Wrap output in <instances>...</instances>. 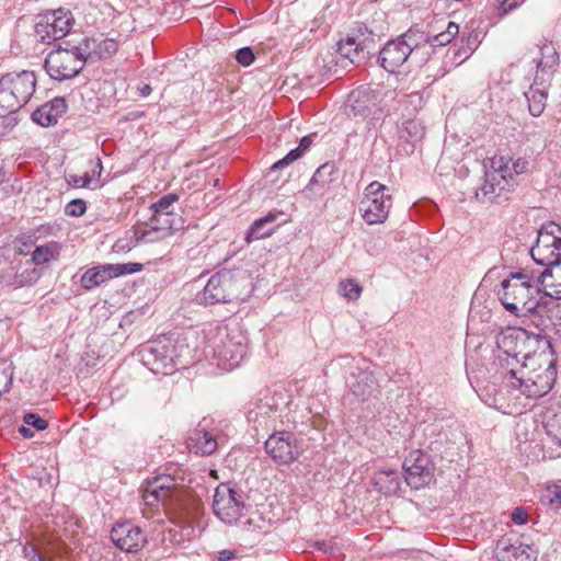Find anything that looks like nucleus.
Masks as SVG:
<instances>
[{
    "instance_id": "nucleus-57",
    "label": "nucleus",
    "mask_w": 561,
    "mask_h": 561,
    "mask_svg": "<svg viewBox=\"0 0 561 561\" xmlns=\"http://www.w3.org/2000/svg\"><path fill=\"white\" fill-rule=\"evenodd\" d=\"M1 116H4V113H0V117H1Z\"/></svg>"
},
{
    "instance_id": "nucleus-7",
    "label": "nucleus",
    "mask_w": 561,
    "mask_h": 561,
    "mask_svg": "<svg viewBox=\"0 0 561 561\" xmlns=\"http://www.w3.org/2000/svg\"><path fill=\"white\" fill-rule=\"evenodd\" d=\"M94 41L83 38L78 45L64 42L45 58V69L54 80L62 81L76 77L91 56Z\"/></svg>"
},
{
    "instance_id": "nucleus-51",
    "label": "nucleus",
    "mask_w": 561,
    "mask_h": 561,
    "mask_svg": "<svg viewBox=\"0 0 561 561\" xmlns=\"http://www.w3.org/2000/svg\"><path fill=\"white\" fill-rule=\"evenodd\" d=\"M552 443L559 447H561V438L557 437V436H553L552 437Z\"/></svg>"
},
{
    "instance_id": "nucleus-54",
    "label": "nucleus",
    "mask_w": 561,
    "mask_h": 561,
    "mask_svg": "<svg viewBox=\"0 0 561 561\" xmlns=\"http://www.w3.org/2000/svg\"><path fill=\"white\" fill-rule=\"evenodd\" d=\"M259 528H260V529L262 530V533H264V534L268 531V529H267V527H266V526H263V527H262V526H259Z\"/></svg>"
},
{
    "instance_id": "nucleus-3",
    "label": "nucleus",
    "mask_w": 561,
    "mask_h": 561,
    "mask_svg": "<svg viewBox=\"0 0 561 561\" xmlns=\"http://www.w3.org/2000/svg\"><path fill=\"white\" fill-rule=\"evenodd\" d=\"M540 279L535 273L522 270L501 282L497 297L504 309L515 317H529L539 307Z\"/></svg>"
},
{
    "instance_id": "nucleus-33",
    "label": "nucleus",
    "mask_w": 561,
    "mask_h": 561,
    "mask_svg": "<svg viewBox=\"0 0 561 561\" xmlns=\"http://www.w3.org/2000/svg\"><path fill=\"white\" fill-rule=\"evenodd\" d=\"M540 502L549 510L558 511L561 507V485L548 484L541 492Z\"/></svg>"
},
{
    "instance_id": "nucleus-9",
    "label": "nucleus",
    "mask_w": 561,
    "mask_h": 561,
    "mask_svg": "<svg viewBox=\"0 0 561 561\" xmlns=\"http://www.w3.org/2000/svg\"><path fill=\"white\" fill-rule=\"evenodd\" d=\"M516 180L511 173L510 160L505 157H494L491 169L485 172L484 181L476 191V197L482 202H493L511 192Z\"/></svg>"
},
{
    "instance_id": "nucleus-42",
    "label": "nucleus",
    "mask_w": 561,
    "mask_h": 561,
    "mask_svg": "<svg viewBox=\"0 0 561 561\" xmlns=\"http://www.w3.org/2000/svg\"><path fill=\"white\" fill-rule=\"evenodd\" d=\"M477 47V36H469L467 38V44H466V47L462 46L461 48L458 49V51L456 53V55H458V57H462V60L467 59L470 54L476 49Z\"/></svg>"
},
{
    "instance_id": "nucleus-15",
    "label": "nucleus",
    "mask_w": 561,
    "mask_h": 561,
    "mask_svg": "<svg viewBox=\"0 0 561 561\" xmlns=\"http://www.w3.org/2000/svg\"><path fill=\"white\" fill-rule=\"evenodd\" d=\"M533 260L545 268L561 262V226L549 222L539 231L535 245L530 249Z\"/></svg>"
},
{
    "instance_id": "nucleus-37",
    "label": "nucleus",
    "mask_w": 561,
    "mask_h": 561,
    "mask_svg": "<svg viewBox=\"0 0 561 561\" xmlns=\"http://www.w3.org/2000/svg\"><path fill=\"white\" fill-rule=\"evenodd\" d=\"M236 59L240 65L248 67L252 65V62L255 59V56L251 47H242L239 50H237Z\"/></svg>"
},
{
    "instance_id": "nucleus-28",
    "label": "nucleus",
    "mask_w": 561,
    "mask_h": 561,
    "mask_svg": "<svg viewBox=\"0 0 561 561\" xmlns=\"http://www.w3.org/2000/svg\"><path fill=\"white\" fill-rule=\"evenodd\" d=\"M279 214L280 213L277 211H271L266 216L254 220L247 232V242L250 243L253 240L268 237L273 232V227L271 225L276 220Z\"/></svg>"
},
{
    "instance_id": "nucleus-8",
    "label": "nucleus",
    "mask_w": 561,
    "mask_h": 561,
    "mask_svg": "<svg viewBox=\"0 0 561 561\" xmlns=\"http://www.w3.org/2000/svg\"><path fill=\"white\" fill-rule=\"evenodd\" d=\"M33 71L9 72L0 78V113L13 114L22 108L35 92Z\"/></svg>"
},
{
    "instance_id": "nucleus-47",
    "label": "nucleus",
    "mask_w": 561,
    "mask_h": 561,
    "mask_svg": "<svg viewBox=\"0 0 561 561\" xmlns=\"http://www.w3.org/2000/svg\"><path fill=\"white\" fill-rule=\"evenodd\" d=\"M233 559V552L229 550H222L219 552L218 560L219 561H231Z\"/></svg>"
},
{
    "instance_id": "nucleus-20",
    "label": "nucleus",
    "mask_w": 561,
    "mask_h": 561,
    "mask_svg": "<svg viewBox=\"0 0 561 561\" xmlns=\"http://www.w3.org/2000/svg\"><path fill=\"white\" fill-rule=\"evenodd\" d=\"M265 451L279 465H289L300 455L295 435L286 431L272 434L265 442Z\"/></svg>"
},
{
    "instance_id": "nucleus-55",
    "label": "nucleus",
    "mask_w": 561,
    "mask_h": 561,
    "mask_svg": "<svg viewBox=\"0 0 561 561\" xmlns=\"http://www.w3.org/2000/svg\"><path fill=\"white\" fill-rule=\"evenodd\" d=\"M188 334H192V331H188V333H187L186 335H188ZM187 339H188V336H184V337L182 339V340H185V341H184V343H185L186 345H187V343H186Z\"/></svg>"
},
{
    "instance_id": "nucleus-4",
    "label": "nucleus",
    "mask_w": 561,
    "mask_h": 561,
    "mask_svg": "<svg viewBox=\"0 0 561 561\" xmlns=\"http://www.w3.org/2000/svg\"><path fill=\"white\" fill-rule=\"evenodd\" d=\"M533 62L536 64L534 82L525 92L529 113L534 117L540 116L548 98V87L556 72L560 57L552 42L541 39L530 50Z\"/></svg>"
},
{
    "instance_id": "nucleus-1",
    "label": "nucleus",
    "mask_w": 561,
    "mask_h": 561,
    "mask_svg": "<svg viewBox=\"0 0 561 561\" xmlns=\"http://www.w3.org/2000/svg\"><path fill=\"white\" fill-rule=\"evenodd\" d=\"M499 363L510 385L527 398L546 396L552 388L557 369L551 352H525V331L507 330L497 339Z\"/></svg>"
},
{
    "instance_id": "nucleus-40",
    "label": "nucleus",
    "mask_w": 561,
    "mask_h": 561,
    "mask_svg": "<svg viewBox=\"0 0 561 561\" xmlns=\"http://www.w3.org/2000/svg\"><path fill=\"white\" fill-rule=\"evenodd\" d=\"M525 0H495L500 15L507 14L510 11L519 7Z\"/></svg>"
},
{
    "instance_id": "nucleus-36",
    "label": "nucleus",
    "mask_w": 561,
    "mask_h": 561,
    "mask_svg": "<svg viewBox=\"0 0 561 561\" xmlns=\"http://www.w3.org/2000/svg\"><path fill=\"white\" fill-rule=\"evenodd\" d=\"M87 210V204L83 199H72L65 207V214L70 217H81Z\"/></svg>"
},
{
    "instance_id": "nucleus-27",
    "label": "nucleus",
    "mask_w": 561,
    "mask_h": 561,
    "mask_svg": "<svg viewBox=\"0 0 561 561\" xmlns=\"http://www.w3.org/2000/svg\"><path fill=\"white\" fill-rule=\"evenodd\" d=\"M332 165L323 164L317 169L308 185L305 188V194L309 198L322 197L331 183Z\"/></svg>"
},
{
    "instance_id": "nucleus-34",
    "label": "nucleus",
    "mask_w": 561,
    "mask_h": 561,
    "mask_svg": "<svg viewBox=\"0 0 561 561\" xmlns=\"http://www.w3.org/2000/svg\"><path fill=\"white\" fill-rule=\"evenodd\" d=\"M58 250L59 247L55 242L36 247V249L32 253V261L36 265L45 264L58 255Z\"/></svg>"
},
{
    "instance_id": "nucleus-23",
    "label": "nucleus",
    "mask_w": 561,
    "mask_h": 561,
    "mask_svg": "<svg viewBox=\"0 0 561 561\" xmlns=\"http://www.w3.org/2000/svg\"><path fill=\"white\" fill-rule=\"evenodd\" d=\"M496 557L499 561H535L536 551L518 539L502 537L497 541Z\"/></svg>"
},
{
    "instance_id": "nucleus-22",
    "label": "nucleus",
    "mask_w": 561,
    "mask_h": 561,
    "mask_svg": "<svg viewBox=\"0 0 561 561\" xmlns=\"http://www.w3.org/2000/svg\"><path fill=\"white\" fill-rule=\"evenodd\" d=\"M113 543L126 552H137L147 542V538L139 526L129 522L118 523L111 530Z\"/></svg>"
},
{
    "instance_id": "nucleus-21",
    "label": "nucleus",
    "mask_w": 561,
    "mask_h": 561,
    "mask_svg": "<svg viewBox=\"0 0 561 561\" xmlns=\"http://www.w3.org/2000/svg\"><path fill=\"white\" fill-rule=\"evenodd\" d=\"M405 481L413 489L427 485L433 479L434 467L427 455L421 450H412L403 462Z\"/></svg>"
},
{
    "instance_id": "nucleus-46",
    "label": "nucleus",
    "mask_w": 561,
    "mask_h": 561,
    "mask_svg": "<svg viewBox=\"0 0 561 561\" xmlns=\"http://www.w3.org/2000/svg\"><path fill=\"white\" fill-rule=\"evenodd\" d=\"M91 173L90 175L93 178V181H99L101 173L103 171L102 161L100 158L91 161Z\"/></svg>"
},
{
    "instance_id": "nucleus-48",
    "label": "nucleus",
    "mask_w": 561,
    "mask_h": 561,
    "mask_svg": "<svg viewBox=\"0 0 561 561\" xmlns=\"http://www.w3.org/2000/svg\"><path fill=\"white\" fill-rule=\"evenodd\" d=\"M19 432L25 438H31L34 436V432L30 427H26V426L20 427Z\"/></svg>"
},
{
    "instance_id": "nucleus-50",
    "label": "nucleus",
    "mask_w": 561,
    "mask_h": 561,
    "mask_svg": "<svg viewBox=\"0 0 561 561\" xmlns=\"http://www.w3.org/2000/svg\"><path fill=\"white\" fill-rule=\"evenodd\" d=\"M382 476H387V477L397 476V472L393 471V470L382 471V472L379 473V477L381 478Z\"/></svg>"
},
{
    "instance_id": "nucleus-5",
    "label": "nucleus",
    "mask_w": 561,
    "mask_h": 561,
    "mask_svg": "<svg viewBox=\"0 0 561 561\" xmlns=\"http://www.w3.org/2000/svg\"><path fill=\"white\" fill-rule=\"evenodd\" d=\"M185 340L173 341L171 337H160L142 347L141 360L156 375H171L176 366H186L193 359L192 351Z\"/></svg>"
},
{
    "instance_id": "nucleus-19",
    "label": "nucleus",
    "mask_w": 561,
    "mask_h": 561,
    "mask_svg": "<svg viewBox=\"0 0 561 561\" xmlns=\"http://www.w3.org/2000/svg\"><path fill=\"white\" fill-rule=\"evenodd\" d=\"M140 263L103 264L89 268L80 278V284L85 290H91L103 283L122 275L140 272Z\"/></svg>"
},
{
    "instance_id": "nucleus-18",
    "label": "nucleus",
    "mask_w": 561,
    "mask_h": 561,
    "mask_svg": "<svg viewBox=\"0 0 561 561\" xmlns=\"http://www.w3.org/2000/svg\"><path fill=\"white\" fill-rule=\"evenodd\" d=\"M71 12L58 9L41 15L35 24V37L38 42L50 44L64 38L72 26Z\"/></svg>"
},
{
    "instance_id": "nucleus-16",
    "label": "nucleus",
    "mask_w": 561,
    "mask_h": 561,
    "mask_svg": "<svg viewBox=\"0 0 561 561\" xmlns=\"http://www.w3.org/2000/svg\"><path fill=\"white\" fill-rule=\"evenodd\" d=\"M374 45V33L365 24L357 23L346 37L339 42L337 51L352 64L359 65L368 59Z\"/></svg>"
},
{
    "instance_id": "nucleus-41",
    "label": "nucleus",
    "mask_w": 561,
    "mask_h": 561,
    "mask_svg": "<svg viewBox=\"0 0 561 561\" xmlns=\"http://www.w3.org/2000/svg\"><path fill=\"white\" fill-rule=\"evenodd\" d=\"M93 182V178L90 172H85L83 175H71L69 183L75 187H89Z\"/></svg>"
},
{
    "instance_id": "nucleus-53",
    "label": "nucleus",
    "mask_w": 561,
    "mask_h": 561,
    "mask_svg": "<svg viewBox=\"0 0 561 561\" xmlns=\"http://www.w3.org/2000/svg\"><path fill=\"white\" fill-rule=\"evenodd\" d=\"M391 483H393V484H394V485H393V489H397V488L399 486V483H398V481H397V479H396V478L391 480Z\"/></svg>"
},
{
    "instance_id": "nucleus-52",
    "label": "nucleus",
    "mask_w": 561,
    "mask_h": 561,
    "mask_svg": "<svg viewBox=\"0 0 561 561\" xmlns=\"http://www.w3.org/2000/svg\"><path fill=\"white\" fill-rule=\"evenodd\" d=\"M151 91V88L149 85H146L144 89H142V95H148Z\"/></svg>"
},
{
    "instance_id": "nucleus-32",
    "label": "nucleus",
    "mask_w": 561,
    "mask_h": 561,
    "mask_svg": "<svg viewBox=\"0 0 561 561\" xmlns=\"http://www.w3.org/2000/svg\"><path fill=\"white\" fill-rule=\"evenodd\" d=\"M310 145H311V139L308 136L302 137L299 142V146L297 148L290 150L283 159L275 162L271 167L270 172H274V171L280 170L283 168H286L294 161L301 158L304 152L310 147Z\"/></svg>"
},
{
    "instance_id": "nucleus-38",
    "label": "nucleus",
    "mask_w": 561,
    "mask_h": 561,
    "mask_svg": "<svg viewBox=\"0 0 561 561\" xmlns=\"http://www.w3.org/2000/svg\"><path fill=\"white\" fill-rule=\"evenodd\" d=\"M23 421L26 425L32 426L38 431H43L48 426L46 420L42 419L36 413H27L24 415Z\"/></svg>"
},
{
    "instance_id": "nucleus-35",
    "label": "nucleus",
    "mask_w": 561,
    "mask_h": 561,
    "mask_svg": "<svg viewBox=\"0 0 561 561\" xmlns=\"http://www.w3.org/2000/svg\"><path fill=\"white\" fill-rule=\"evenodd\" d=\"M337 290L346 299L356 301L360 297L363 288L355 279L347 278L339 283Z\"/></svg>"
},
{
    "instance_id": "nucleus-25",
    "label": "nucleus",
    "mask_w": 561,
    "mask_h": 561,
    "mask_svg": "<svg viewBox=\"0 0 561 561\" xmlns=\"http://www.w3.org/2000/svg\"><path fill=\"white\" fill-rule=\"evenodd\" d=\"M67 103L62 98H55L43 104L32 113V119L36 124L48 127L57 124L58 118L66 112Z\"/></svg>"
},
{
    "instance_id": "nucleus-26",
    "label": "nucleus",
    "mask_w": 561,
    "mask_h": 561,
    "mask_svg": "<svg viewBox=\"0 0 561 561\" xmlns=\"http://www.w3.org/2000/svg\"><path fill=\"white\" fill-rule=\"evenodd\" d=\"M186 444L190 450L201 456H209L218 448L214 434L201 426L190 433Z\"/></svg>"
},
{
    "instance_id": "nucleus-56",
    "label": "nucleus",
    "mask_w": 561,
    "mask_h": 561,
    "mask_svg": "<svg viewBox=\"0 0 561 561\" xmlns=\"http://www.w3.org/2000/svg\"><path fill=\"white\" fill-rule=\"evenodd\" d=\"M248 523H249L250 526H252V525L255 524V520H254V518H250Z\"/></svg>"
},
{
    "instance_id": "nucleus-6",
    "label": "nucleus",
    "mask_w": 561,
    "mask_h": 561,
    "mask_svg": "<svg viewBox=\"0 0 561 561\" xmlns=\"http://www.w3.org/2000/svg\"><path fill=\"white\" fill-rule=\"evenodd\" d=\"M251 293V279L244 271L222 270L209 277L203 290L196 295L201 305L229 304L243 300Z\"/></svg>"
},
{
    "instance_id": "nucleus-17",
    "label": "nucleus",
    "mask_w": 561,
    "mask_h": 561,
    "mask_svg": "<svg viewBox=\"0 0 561 561\" xmlns=\"http://www.w3.org/2000/svg\"><path fill=\"white\" fill-rule=\"evenodd\" d=\"M244 507L242 495L228 483H220L215 489L213 511L222 523L236 524L243 515Z\"/></svg>"
},
{
    "instance_id": "nucleus-49",
    "label": "nucleus",
    "mask_w": 561,
    "mask_h": 561,
    "mask_svg": "<svg viewBox=\"0 0 561 561\" xmlns=\"http://www.w3.org/2000/svg\"><path fill=\"white\" fill-rule=\"evenodd\" d=\"M257 416H259V413H257V412H255V411H253V410H251V411L249 412V415H248V417H249V420H250V421H256V420H257Z\"/></svg>"
},
{
    "instance_id": "nucleus-31",
    "label": "nucleus",
    "mask_w": 561,
    "mask_h": 561,
    "mask_svg": "<svg viewBox=\"0 0 561 561\" xmlns=\"http://www.w3.org/2000/svg\"><path fill=\"white\" fill-rule=\"evenodd\" d=\"M540 284L550 287L557 299H561V264L545 268L539 275Z\"/></svg>"
},
{
    "instance_id": "nucleus-2",
    "label": "nucleus",
    "mask_w": 561,
    "mask_h": 561,
    "mask_svg": "<svg viewBox=\"0 0 561 561\" xmlns=\"http://www.w3.org/2000/svg\"><path fill=\"white\" fill-rule=\"evenodd\" d=\"M205 356L217 359L222 370H231L240 365L248 350V337L238 324H208L204 330Z\"/></svg>"
},
{
    "instance_id": "nucleus-45",
    "label": "nucleus",
    "mask_w": 561,
    "mask_h": 561,
    "mask_svg": "<svg viewBox=\"0 0 561 561\" xmlns=\"http://www.w3.org/2000/svg\"><path fill=\"white\" fill-rule=\"evenodd\" d=\"M527 512L523 507H517L512 513V520L516 525H523L527 520Z\"/></svg>"
},
{
    "instance_id": "nucleus-10",
    "label": "nucleus",
    "mask_w": 561,
    "mask_h": 561,
    "mask_svg": "<svg viewBox=\"0 0 561 561\" xmlns=\"http://www.w3.org/2000/svg\"><path fill=\"white\" fill-rule=\"evenodd\" d=\"M422 41L423 32L413 28L396 39L388 41L379 53L380 66L389 72H394L414 51L421 49Z\"/></svg>"
},
{
    "instance_id": "nucleus-39",
    "label": "nucleus",
    "mask_w": 561,
    "mask_h": 561,
    "mask_svg": "<svg viewBox=\"0 0 561 561\" xmlns=\"http://www.w3.org/2000/svg\"><path fill=\"white\" fill-rule=\"evenodd\" d=\"M511 173L516 180L517 175L525 174L529 171V161L525 158H518L510 164Z\"/></svg>"
},
{
    "instance_id": "nucleus-29",
    "label": "nucleus",
    "mask_w": 561,
    "mask_h": 561,
    "mask_svg": "<svg viewBox=\"0 0 561 561\" xmlns=\"http://www.w3.org/2000/svg\"><path fill=\"white\" fill-rule=\"evenodd\" d=\"M459 33V25L449 22L446 30L436 35L430 36L423 33L424 41H422L421 48H436L449 44L453 38Z\"/></svg>"
},
{
    "instance_id": "nucleus-13",
    "label": "nucleus",
    "mask_w": 561,
    "mask_h": 561,
    "mask_svg": "<svg viewBox=\"0 0 561 561\" xmlns=\"http://www.w3.org/2000/svg\"><path fill=\"white\" fill-rule=\"evenodd\" d=\"M392 207V196L389 188L374 181L364 191L359 202V211L367 225H379L387 220Z\"/></svg>"
},
{
    "instance_id": "nucleus-43",
    "label": "nucleus",
    "mask_w": 561,
    "mask_h": 561,
    "mask_svg": "<svg viewBox=\"0 0 561 561\" xmlns=\"http://www.w3.org/2000/svg\"><path fill=\"white\" fill-rule=\"evenodd\" d=\"M117 50V43L114 39H105L99 45V54L101 57L104 56V54L111 56L112 54L116 53Z\"/></svg>"
},
{
    "instance_id": "nucleus-12",
    "label": "nucleus",
    "mask_w": 561,
    "mask_h": 561,
    "mask_svg": "<svg viewBox=\"0 0 561 561\" xmlns=\"http://www.w3.org/2000/svg\"><path fill=\"white\" fill-rule=\"evenodd\" d=\"M178 199L176 194L169 193L151 205L150 229L142 231L137 239L138 241L153 242L160 238L171 236L174 230L179 229L175 224L176 215L172 211L173 204Z\"/></svg>"
},
{
    "instance_id": "nucleus-14",
    "label": "nucleus",
    "mask_w": 561,
    "mask_h": 561,
    "mask_svg": "<svg viewBox=\"0 0 561 561\" xmlns=\"http://www.w3.org/2000/svg\"><path fill=\"white\" fill-rule=\"evenodd\" d=\"M379 95L378 91L370 89H358L350 94L348 116L365 119L368 131L381 126L383 110Z\"/></svg>"
},
{
    "instance_id": "nucleus-44",
    "label": "nucleus",
    "mask_w": 561,
    "mask_h": 561,
    "mask_svg": "<svg viewBox=\"0 0 561 561\" xmlns=\"http://www.w3.org/2000/svg\"><path fill=\"white\" fill-rule=\"evenodd\" d=\"M23 554L26 559L31 560V561H35L36 559L38 561H43V557L39 554L36 546H34L33 543L31 542H26L23 547Z\"/></svg>"
},
{
    "instance_id": "nucleus-30",
    "label": "nucleus",
    "mask_w": 561,
    "mask_h": 561,
    "mask_svg": "<svg viewBox=\"0 0 561 561\" xmlns=\"http://www.w3.org/2000/svg\"><path fill=\"white\" fill-rule=\"evenodd\" d=\"M375 381L370 375L360 371L358 375L353 376L348 381V387L354 396L365 400L371 394Z\"/></svg>"
},
{
    "instance_id": "nucleus-11",
    "label": "nucleus",
    "mask_w": 561,
    "mask_h": 561,
    "mask_svg": "<svg viewBox=\"0 0 561 561\" xmlns=\"http://www.w3.org/2000/svg\"><path fill=\"white\" fill-rule=\"evenodd\" d=\"M180 496V484L171 476H159L148 481L142 490L145 508L142 516L147 519L159 514V507H168Z\"/></svg>"
},
{
    "instance_id": "nucleus-24",
    "label": "nucleus",
    "mask_w": 561,
    "mask_h": 561,
    "mask_svg": "<svg viewBox=\"0 0 561 561\" xmlns=\"http://www.w3.org/2000/svg\"><path fill=\"white\" fill-rule=\"evenodd\" d=\"M425 128L421 121L415 118L402 119L398 123V140L399 146L407 153H412L416 145L423 139Z\"/></svg>"
}]
</instances>
